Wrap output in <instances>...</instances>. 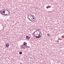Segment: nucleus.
I'll list each match as a JSON object with an SVG mask.
<instances>
[{
  "mask_svg": "<svg viewBox=\"0 0 64 64\" xmlns=\"http://www.w3.org/2000/svg\"><path fill=\"white\" fill-rule=\"evenodd\" d=\"M26 47V48H30V46H24V45H22L21 47H20V48L22 49H25Z\"/></svg>",
  "mask_w": 64,
  "mask_h": 64,
  "instance_id": "nucleus-1",
  "label": "nucleus"
},
{
  "mask_svg": "<svg viewBox=\"0 0 64 64\" xmlns=\"http://www.w3.org/2000/svg\"><path fill=\"white\" fill-rule=\"evenodd\" d=\"M31 17H32V15L30 14L28 16V18L29 19H30V18H31Z\"/></svg>",
  "mask_w": 64,
  "mask_h": 64,
  "instance_id": "nucleus-2",
  "label": "nucleus"
},
{
  "mask_svg": "<svg viewBox=\"0 0 64 64\" xmlns=\"http://www.w3.org/2000/svg\"><path fill=\"white\" fill-rule=\"evenodd\" d=\"M0 14H1L2 15H4V16H7V14H3V13H0Z\"/></svg>",
  "mask_w": 64,
  "mask_h": 64,
  "instance_id": "nucleus-3",
  "label": "nucleus"
},
{
  "mask_svg": "<svg viewBox=\"0 0 64 64\" xmlns=\"http://www.w3.org/2000/svg\"><path fill=\"white\" fill-rule=\"evenodd\" d=\"M26 38L27 39L29 40L30 39V37L28 36H26Z\"/></svg>",
  "mask_w": 64,
  "mask_h": 64,
  "instance_id": "nucleus-4",
  "label": "nucleus"
},
{
  "mask_svg": "<svg viewBox=\"0 0 64 64\" xmlns=\"http://www.w3.org/2000/svg\"><path fill=\"white\" fill-rule=\"evenodd\" d=\"M29 20H30V21H33V18H30Z\"/></svg>",
  "mask_w": 64,
  "mask_h": 64,
  "instance_id": "nucleus-5",
  "label": "nucleus"
},
{
  "mask_svg": "<svg viewBox=\"0 0 64 64\" xmlns=\"http://www.w3.org/2000/svg\"><path fill=\"white\" fill-rule=\"evenodd\" d=\"M9 44H6V47H9Z\"/></svg>",
  "mask_w": 64,
  "mask_h": 64,
  "instance_id": "nucleus-6",
  "label": "nucleus"
},
{
  "mask_svg": "<svg viewBox=\"0 0 64 64\" xmlns=\"http://www.w3.org/2000/svg\"><path fill=\"white\" fill-rule=\"evenodd\" d=\"M4 10H2L0 11V13H3V11Z\"/></svg>",
  "mask_w": 64,
  "mask_h": 64,
  "instance_id": "nucleus-7",
  "label": "nucleus"
},
{
  "mask_svg": "<svg viewBox=\"0 0 64 64\" xmlns=\"http://www.w3.org/2000/svg\"><path fill=\"white\" fill-rule=\"evenodd\" d=\"M24 45L25 46H26V45H27V43L26 42H24Z\"/></svg>",
  "mask_w": 64,
  "mask_h": 64,
  "instance_id": "nucleus-8",
  "label": "nucleus"
},
{
  "mask_svg": "<svg viewBox=\"0 0 64 64\" xmlns=\"http://www.w3.org/2000/svg\"><path fill=\"white\" fill-rule=\"evenodd\" d=\"M7 14V16L8 15H10V12H8V14Z\"/></svg>",
  "mask_w": 64,
  "mask_h": 64,
  "instance_id": "nucleus-9",
  "label": "nucleus"
},
{
  "mask_svg": "<svg viewBox=\"0 0 64 64\" xmlns=\"http://www.w3.org/2000/svg\"><path fill=\"white\" fill-rule=\"evenodd\" d=\"M34 20H32L33 22H34V21H35V20L36 19H35V18H32Z\"/></svg>",
  "mask_w": 64,
  "mask_h": 64,
  "instance_id": "nucleus-10",
  "label": "nucleus"
},
{
  "mask_svg": "<svg viewBox=\"0 0 64 64\" xmlns=\"http://www.w3.org/2000/svg\"><path fill=\"white\" fill-rule=\"evenodd\" d=\"M47 36L48 37H49L50 36V34H47Z\"/></svg>",
  "mask_w": 64,
  "mask_h": 64,
  "instance_id": "nucleus-11",
  "label": "nucleus"
},
{
  "mask_svg": "<svg viewBox=\"0 0 64 64\" xmlns=\"http://www.w3.org/2000/svg\"><path fill=\"white\" fill-rule=\"evenodd\" d=\"M19 54H22V52H19Z\"/></svg>",
  "mask_w": 64,
  "mask_h": 64,
  "instance_id": "nucleus-12",
  "label": "nucleus"
},
{
  "mask_svg": "<svg viewBox=\"0 0 64 64\" xmlns=\"http://www.w3.org/2000/svg\"><path fill=\"white\" fill-rule=\"evenodd\" d=\"M40 38L39 36H37L36 37V38Z\"/></svg>",
  "mask_w": 64,
  "mask_h": 64,
  "instance_id": "nucleus-13",
  "label": "nucleus"
},
{
  "mask_svg": "<svg viewBox=\"0 0 64 64\" xmlns=\"http://www.w3.org/2000/svg\"><path fill=\"white\" fill-rule=\"evenodd\" d=\"M38 31L39 32V33H40L41 35H42V33H41V32L39 30H38Z\"/></svg>",
  "mask_w": 64,
  "mask_h": 64,
  "instance_id": "nucleus-14",
  "label": "nucleus"
},
{
  "mask_svg": "<svg viewBox=\"0 0 64 64\" xmlns=\"http://www.w3.org/2000/svg\"><path fill=\"white\" fill-rule=\"evenodd\" d=\"M50 8V6H48L46 7V8Z\"/></svg>",
  "mask_w": 64,
  "mask_h": 64,
  "instance_id": "nucleus-15",
  "label": "nucleus"
},
{
  "mask_svg": "<svg viewBox=\"0 0 64 64\" xmlns=\"http://www.w3.org/2000/svg\"><path fill=\"white\" fill-rule=\"evenodd\" d=\"M32 18H34V17H35V16L33 15H32Z\"/></svg>",
  "mask_w": 64,
  "mask_h": 64,
  "instance_id": "nucleus-16",
  "label": "nucleus"
},
{
  "mask_svg": "<svg viewBox=\"0 0 64 64\" xmlns=\"http://www.w3.org/2000/svg\"><path fill=\"white\" fill-rule=\"evenodd\" d=\"M5 11H2V13H5Z\"/></svg>",
  "mask_w": 64,
  "mask_h": 64,
  "instance_id": "nucleus-17",
  "label": "nucleus"
},
{
  "mask_svg": "<svg viewBox=\"0 0 64 64\" xmlns=\"http://www.w3.org/2000/svg\"><path fill=\"white\" fill-rule=\"evenodd\" d=\"M56 42H58H58H59V40H56Z\"/></svg>",
  "mask_w": 64,
  "mask_h": 64,
  "instance_id": "nucleus-18",
  "label": "nucleus"
},
{
  "mask_svg": "<svg viewBox=\"0 0 64 64\" xmlns=\"http://www.w3.org/2000/svg\"><path fill=\"white\" fill-rule=\"evenodd\" d=\"M35 32H34L33 33V35H34V34H35Z\"/></svg>",
  "mask_w": 64,
  "mask_h": 64,
  "instance_id": "nucleus-19",
  "label": "nucleus"
},
{
  "mask_svg": "<svg viewBox=\"0 0 64 64\" xmlns=\"http://www.w3.org/2000/svg\"><path fill=\"white\" fill-rule=\"evenodd\" d=\"M40 34H38V36H40Z\"/></svg>",
  "mask_w": 64,
  "mask_h": 64,
  "instance_id": "nucleus-20",
  "label": "nucleus"
},
{
  "mask_svg": "<svg viewBox=\"0 0 64 64\" xmlns=\"http://www.w3.org/2000/svg\"><path fill=\"white\" fill-rule=\"evenodd\" d=\"M39 37H40H40H41V36H39Z\"/></svg>",
  "mask_w": 64,
  "mask_h": 64,
  "instance_id": "nucleus-21",
  "label": "nucleus"
},
{
  "mask_svg": "<svg viewBox=\"0 0 64 64\" xmlns=\"http://www.w3.org/2000/svg\"><path fill=\"white\" fill-rule=\"evenodd\" d=\"M58 40H60V38H58Z\"/></svg>",
  "mask_w": 64,
  "mask_h": 64,
  "instance_id": "nucleus-22",
  "label": "nucleus"
},
{
  "mask_svg": "<svg viewBox=\"0 0 64 64\" xmlns=\"http://www.w3.org/2000/svg\"><path fill=\"white\" fill-rule=\"evenodd\" d=\"M37 31H38L37 30H36V32H37Z\"/></svg>",
  "mask_w": 64,
  "mask_h": 64,
  "instance_id": "nucleus-23",
  "label": "nucleus"
},
{
  "mask_svg": "<svg viewBox=\"0 0 64 64\" xmlns=\"http://www.w3.org/2000/svg\"><path fill=\"white\" fill-rule=\"evenodd\" d=\"M36 32V31H35V32Z\"/></svg>",
  "mask_w": 64,
  "mask_h": 64,
  "instance_id": "nucleus-24",
  "label": "nucleus"
},
{
  "mask_svg": "<svg viewBox=\"0 0 64 64\" xmlns=\"http://www.w3.org/2000/svg\"><path fill=\"white\" fill-rule=\"evenodd\" d=\"M8 11V12H9V11Z\"/></svg>",
  "mask_w": 64,
  "mask_h": 64,
  "instance_id": "nucleus-25",
  "label": "nucleus"
},
{
  "mask_svg": "<svg viewBox=\"0 0 64 64\" xmlns=\"http://www.w3.org/2000/svg\"><path fill=\"white\" fill-rule=\"evenodd\" d=\"M20 64H22V63H20Z\"/></svg>",
  "mask_w": 64,
  "mask_h": 64,
  "instance_id": "nucleus-26",
  "label": "nucleus"
},
{
  "mask_svg": "<svg viewBox=\"0 0 64 64\" xmlns=\"http://www.w3.org/2000/svg\"><path fill=\"white\" fill-rule=\"evenodd\" d=\"M34 60H35V59H34Z\"/></svg>",
  "mask_w": 64,
  "mask_h": 64,
  "instance_id": "nucleus-27",
  "label": "nucleus"
},
{
  "mask_svg": "<svg viewBox=\"0 0 64 64\" xmlns=\"http://www.w3.org/2000/svg\"><path fill=\"white\" fill-rule=\"evenodd\" d=\"M32 59H33L32 58Z\"/></svg>",
  "mask_w": 64,
  "mask_h": 64,
  "instance_id": "nucleus-28",
  "label": "nucleus"
}]
</instances>
